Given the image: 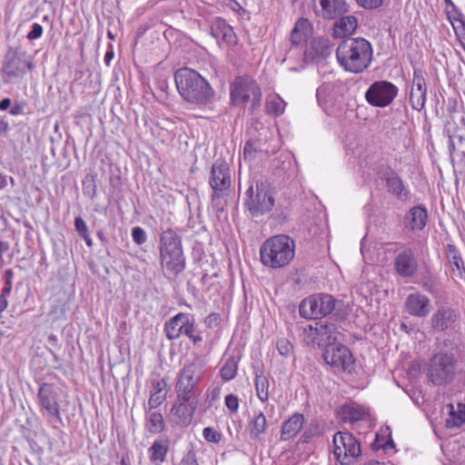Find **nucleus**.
I'll use <instances>...</instances> for the list:
<instances>
[{
    "label": "nucleus",
    "mask_w": 465,
    "mask_h": 465,
    "mask_svg": "<svg viewBox=\"0 0 465 465\" xmlns=\"http://www.w3.org/2000/svg\"><path fill=\"white\" fill-rule=\"evenodd\" d=\"M267 430L265 415L260 411L253 416L248 424V430L252 440H259Z\"/></svg>",
    "instance_id": "33"
},
{
    "label": "nucleus",
    "mask_w": 465,
    "mask_h": 465,
    "mask_svg": "<svg viewBox=\"0 0 465 465\" xmlns=\"http://www.w3.org/2000/svg\"><path fill=\"white\" fill-rule=\"evenodd\" d=\"M295 254L294 241L283 234L267 239L260 248L262 263L272 269H281L288 265Z\"/></svg>",
    "instance_id": "3"
},
{
    "label": "nucleus",
    "mask_w": 465,
    "mask_h": 465,
    "mask_svg": "<svg viewBox=\"0 0 465 465\" xmlns=\"http://www.w3.org/2000/svg\"><path fill=\"white\" fill-rule=\"evenodd\" d=\"M160 258L162 265L174 274L185 269L182 240L172 229L163 231L160 235Z\"/></svg>",
    "instance_id": "5"
},
{
    "label": "nucleus",
    "mask_w": 465,
    "mask_h": 465,
    "mask_svg": "<svg viewBox=\"0 0 465 465\" xmlns=\"http://www.w3.org/2000/svg\"><path fill=\"white\" fill-rule=\"evenodd\" d=\"M322 357L335 372L351 371L354 363L351 351L342 344L326 347Z\"/></svg>",
    "instance_id": "14"
},
{
    "label": "nucleus",
    "mask_w": 465,
    "mask_h": 465,
    "mask_svg": "<svg viewBox=\"0 0 465 465\" xmlns=\"http://www.w3.org/2000/svg\"><path fill=\"white\" fill-rule=\"evenodd\" d=\"M322 16L327 19H334L348 12V5L345 0H320Z\"/></svg>",
    "instance_id": "24"
},
{
    "label": "nucleus",
    "mask_w": 465,
    "mask_h": 465,
    "mask_svg": "<svg viewBox=\"0 0 465 465\" xmlns=\"http://www.w3.org/2000/svg\"><path fill=\"white\" fill-rule=\"evenodd\" d=\"M303 334L308 344L313 343L326 348L335 345L341 332L334 323L318 322L314 327L312 325L306 326L303 329Z\"/></svg>",
    "instance_id": "11"
},
{
    "label": "nucleus",
    "mask_w": 465,
    "mask_h": 465,
    "mask_svg": "<svg viewBox=\"0 0 465 465\" xmlns=\"http://www.w3.org/2000/svg\"><path fill=\"white\" fill-rule=\"evenodd\" d=\"M309 28H310V22L308 19H304V18H301L299 19L296 24H295V26H294V30H297V31H300V32H304L305 33V35H307V32L309 31Z\"/></svg>",
    "instance_id": "61"
},
{
    "label": "nucleus",
    "mask_w": 465,
    "mask_h": 465,
    "mask_svg": "<svg viewBox=\"0 0 465 465\" xmlns=\"http://www.w3.org/2000/svg\"><path fill=\"white\" fill-rule=\"evenodd\" d=\"M168 450L169 444L166 440H155L152 446L148 449V454L151 462L154 463L155 465H160L161 463L164 462Z\"/></svg>",
    "instance_id": "30"
},
{
    "label": "nucleus",
    "mask_w": 465,
    "mask_h": 465,
    "mask_svg": "<svg viewBox=\"0 0 465 465\" xmlns=\"http://www.w3.org/2000/svg\"><path fill=\"white\" fill-rule=\"evenodd\" d=\"M203 436L205 439V440L213 443L219 442L222 438L221 433L211 427H206L203 429Z\"/></svg>",
    "instance_id": "47"
},
{
    "label": "nucleus",
    "mask_w": 465,
    "mask_h": 465,
    "mask_svg": "<svg viewBox=\"0 0 465 465\" xmlns=\"http://www.w3.org/2000/svg\"><path fill=\"white\" fill-rule=\"evenodd\" d=\"M457 374V360L451 351H440L429 361L427 377L435 386L450 383Z\"/></svg>",
    "instance_id": "7"
},
{
    "label": "nucleus",
    "mask_w": 465,
    "mask_h": 465,
    "mask_svg": "<svg viewBox=\"0 0 465 465\" xmlns=\"http://www.w3.org/2000/svg\"><path fill=\"white\" fill-rule=\"evenodd\" d=\"M423 288L426 292L435 294L439 292V285L434 276H428L424 278Z\"/></svg>",
    "instance_id": "48"
},
{
    "label": "nucleus",
    "mask_w": 465,
    "mask_h": 465,
    "mask_svg": "<svg viewBox=\"0 0 465 465\" xmlns=\"http://www.w3.org/2000/svg\"><path fill=\"white\" fill-rule=\"evenodd\" d=\"M197 406L192 404H183L174 402L172 409L171 414L176 418V422L186 426L191 423Z\"/></svg>",
    "instance_id": "28"
},
{
    "label": "nucleus",
    "mask_w": 465,
    "mask_h": 465,
    "mask_svg": "<svg viewBox=\"0 0 465 465\" xmlns=\"http://www.w3.org/2000/svg\"><path fill=\"white\" fill-rule=\"evenodd\" d=\"M299 310L301 316L306 319L322 318L333 313L337 320H342L347 315L343 302L327 293L314 294L302 300Z\"/></svg>",
    "instance_id": "4"
},
{
    "label": "nucleus",
    "mask_w": 465,
    "mask_h": 465,
    "mask_svg": "<svg viewBox=\"0 0 465 465\" xmlns=\"http://www.w3.org/2000/svg\"><path fill=\"white\" fill-rule=\"evenodd\" d=\"M393 267L397 274L403 278L414 276L418 271V261L411 248L400 250L393 260Z\"/></svg>",
    "instance_id": "15"
},
{
    "label": "nucleus",
    "mask_w": 465,
    "mask_h": 465,
    "mask_svg": "<svg viewBox=\"0 0 465 465\" xmlns=\"http://www.w3.org/2000/svg\"><path fill=\"white\" fill-rule=\"evenodd\" d=\"M174 81L182 98L199 107L206 106L213 103L215 92L198 72L182 68L175 72Z\"/></svg>",
    "instance_id": "1"
},
{
    "label": "nucleus",
    "mask_w": 465,
    "mask_h": 465,
    "mask_svg": "<svg viewBox=\"0 0 465 465\" xmlns=\"http://www.w3.org/2000/svg\"><path fill=\"white\" fill-rule=\"evenodd\" d=\"M274 203L270 185L257 181L255 184H250L247 189L243 206L252 217H259L272 211Z\"/></svg>",
    "instance_id": "8"
},
{
    "label": "nucleus",
    "mask_w": 465,
    "mask_h": 465,
    "mask_svg": "<svg viewBox=\"0 0 465 465\" xmlns=\"http://www.w3.org/2000/svg\"><path fill=\"white\" fill-rule=\"evenodd\" d=\"M24 108L25 104L15 103L14 105L11 106L9 113L12 115H20L24 114Z\"/></svg>",
    "instance_id": "62"
},
{
    "label": "nucleus",
    "mask_w": 465,
    "mask_h": 465,
    "mask_svg": "<svg viewBox=\"0 0 465 465\" xmlns=\"http://www.w3.org/2000/svg\"><path fill=\"white\" fill-rule=\"evenodd\" d=\"M230 98L235 106H245L250 103L249 110L253 113L261 106L262 90L251 76H237L231 84Z\"/></svg>",
    "instance_id": "6"
},
{
    "label": "nucleus",
    "mask_w": 465,
    "mask_h": 465,
    "mask_svg": "<svg viewBox=\"0 0 465 465\" xmlns=\"http://www.w3.org/2000/svg\"><path fill=\"white\" fill-rule=\"evenodd\" d=\"M358 27V20L353 15H345L338 19L332 28L334 38H344L352 35Z\"/></svg>",
    "instance_id": "23"
},
{
    "label": "nucleus",
    "mask_w": 465,
    "mask_h": 465,
    "mask_svg": "<svg viewBox=\"0 0 465 465\" xmlns=\"http://www.w3.org/2000/svg\"><path fill=\"white\" fill-rule=\"evenodd\" d=\"M9 131L8 122L4 117L0 116V134H5Z\"/></svg>",
    "instance_id": "63"
},
{
    "label": "nucleus",
    "mask_w": 465,
    "mask_h": 465,
    "mask_svg": "<svg viewBox=\"0 0 465 465\" xmlns=\"http://www.w3.org/2000/svg\"><path fill=\"white\" fill-rule=\"evenodd\" d=\"M356 2L365 9H376L382 5L383 0H356Z\"/></svg>",
    "instance_id": "55"
},
{
    "label": "nucleus",
    "mask_w": 465,
    "mask_h": 465,
    "mask_svg": "<svg viewBox=\"0 0 465 465\" xmlns=\"http://www.w3.org/2000/svg\"><path fill=\"white\" fill-rule=\"evenodd\" d=\"M33 64L27 59L26 53L18 49L10 48L3 61L2 71L10 78L23 77Z\"/></svg>",
    "instance_id": "13"
},
{
    "label": "nucleus",
    "mask_w": 465,
    "mask_h": 465,
    "mask_svg": "<svg viewBox=\"0 0 465 465\" xmlns=\"http://www.w3.org/2000/svg\"><path fill=\"white\" fill-rule=\"evenodd\" d=\"M184 331H186L184 336H186L191 341L193 346L199 345L203 341V331L195 324L194 318L191 322V324L187 326L186 329H184Z\"/></svg>",
    "instance_id": "41"
},
{
    "label": "nucleus",
    "mask_w": 465,
    "mask_h": 465,
    "mask_svg": "<svg viewBox=\"0 0 465 465\" xmlns=\"http://www.w3.org/2000/svg\"><path fill=\"white\" fill-rule=\"evenodd\" d=\"M453 29L460 42L465 44V20L458 25H453Z\"/></svg>",
    "instance_id": "60"
},
{
    "label": "nucleus",
    "mask_w": 465,
    "mask_h": 465,
    "mask_svg": "<svg viewBox=\"0 0 465 465\" xmlns=\"http://www.w3.org/2000/svg\"><path fill=\"white\" fill-rule=\"evenodd\" d=\"M12 104L10 98H4L0 101V111L7 110Z\"/></svg>",
    "instance_id": "64"
},
{
    "label": "nucleus",
    "mask_w": 465,
    "mask_h": 465,
    "mask_svg": "<svg viewBox=\"0 0 465 465\" xmlns=\"http://www.w3.org/2000/svg\"><path fill=\"white\" fill-rule=\"evenodd\" d=\"M276 348L283 357H289L293 351L292 343L286 338H280L276 341Z\"/></svg>",
    "instance_id": "43"
},
{
    "label": "nucleus",
    "mask_w": 465,
    "mask_h": 465,
    "mask_svg": "<svg viewBox=\"0 0 465 465\" xmlns=\"http://www.w3.org/2000/svg\"><path fill=\"white\" fill-rule=\"evenodd\" d=\"M184 315H185V318L182 319L181 322H179V325H178V328L180 329V331H179V338L182 335H184L186 333L184 329H186L187 326H189L191 324V322L193 319V316L189 314V313H184Z\"/></svg>",
    "instance_id": "57"
},
{
    "label": "nucleus",
    "mask_w": 465,
    "mask_h": 465,
    "mask_svg": "<svg viewBox=\"0 0 465 465\" xmlns=\"http://www.w3.org/2000/svg\"><path fill=\"white\" fill-rule=\"evenodd\" d=\"M14 272L12 269H7L4 273L5 285L2 289L4 294H10L13 287Z\"/></svg>",
    "instance_id": "49"
},
{
    "label": "nucleus",
    "mask_w": 465,
    "mask_h": 465,
    "mask_svg": "<svg viewBox=\"0 0 465 465\" xmlns=\"http://www.w3.org/2000/svg\"><path fill=\"white\" fill-rule=\"evenodd\" d=\"M132 238L138 245L143 244L147 241L145 231L140 226H135L132 229Z\"/></svg>",
    "instance_id": "46"
},
{
    "label": "nucleus",
    "mask_w": 465,
    "mask_h": 465,
    "mask_svg": "<svg viewBox=\"0 0 465 465\" xmlns=\"http://www.w3.org/2000/svg\"><path fill=\"white\" fill-rule=\"evenodd\" d=\"M57 397V393L51 384L44 383L40 386L37 393L39 404L49 415L61 420Z\"/></svg>",
    "instance_id": "18"
},
{
    "label": "nucleus",
    "mask_w": 465,
    "mask_h": 465,
    "mask_svg": "<svg viewBox=\"0 0 465 465\" xmlns=\"http://www.w3.org/2000/svg\"><path fill=\"white\" fill-rule=\"evenodd\" d=\"M209 185L212 188V201L227 196L231 191L232 180L228 163L224 160L218 159L213 164Z\"/></svg>",
    "instance_id": "10"
},
{
    "label": "nucleus",
    "mask_w": 465,
    "mask_h": 465,
    "mask_svg": "<svg viewBox=\"0 0 465 465\" xmlns=\"http://www.w3.org/2000/svg\"><path fill=\"white\" fill-rule=\"evenodd\" d=\"M179 465H199L195 452L190 450L187 454L182 459Z\"/></svg>",
    "instance_id": "58"
},
{
    "label": "nucleus",
    "mask_w": 465,
    "mask_h": 465,
    "mask_svg": "<svg viewBox=\"0 0 465 465\" xmlns=\"http://www.w3.org/2000/svg\"><path fill=\"white\" fill-rule=\"evenodd\" d=\"M145 420L146 429L151 433L158 434L162 432L165 428L163 417L158 411L150 412V411L147 408Z\"/></svg>",
    "instance_id": "34"
},
{
    "label": "nucleus",
    "mask_w": 465,
    "mask_h": 465,
    "mask_svg": "<svg viewBox=\"0 0 465 465\" xmlns=\"http://www.w3.org/2000/svg\"><path fill=\"white\" fill-rule=\"evenodd\" d=\"M153 391L151 392L148 401V410L152 411L159 407L166 399L168 383L164 379L153 381Z\"/></svg>",
    "instance_id": "27"
},
{
    "label": "nucleus",
    "mask_w": 465,
    "mask_h": 465,
    "mask_svg": "<svg viewBox=\"0 0 465 465\" xmlns=\"http://www.w3.org/2000/svg\"><path fill=\"white\" fill-rule=\"evenodd\" d=\"M239 360L235 356H231L225 361L220 370V375L223 381H229L236 376Z\"/></svg>",
    "instance_id": "38"
},
{
    "label": "nucleus",
    "mask_w": 465,
    "mask_h": 465,
    "mask_svg": "<svg viewBox=\"0 0 465 465\" xmlns=\"http://www.w3.org/2000/svg\"><path fill=\"white\" fill-rule=\"evenodd\" d=\"M255 389L260 401H267L269 398V381L259 370L255 371Z\"/></svg>",
    "instance_id": "37"
},
{
    "label": "nucleus",
    "mask_w": 465,
    "mask_h": 465,
    "mask_svg": "<svg viewBox=\"0 0 465 465\" xmlns=\"http://www.w3.org/2000/svg\"><path fill=\"white\" fill-rule=\"evenodd\" d=\"M286 103L279 96L269 97L265 103V111L269 114L280 115L285 110Z\"/></svg>",
    "instance_id": "39"
},
{
    "label": "nucleus",
    "mask_w": 465,
    "mask_h": 465,
    "mask_svg": "<svg viewBox=\"0 0 465 465\" xmlns=\"http://www.w3.org/2000/svg\"><path fill=\"white\" fill-rule=\"evenodd\" d=\"M387 191L399 201L406 202L410 196V191L404 185L401 178L395 173H391L385 180Z\"/></svg>",
    "instance_id": "22"
},
{
    "label": "nucleus",
    "mask_w": 465,
    "mask_h": 465,
    "mask_svg": "<svg viewBox=\"0 0 465 465\" xmlns=\"http://www.w3.org/2000/svg\"><path fill=\"white\" fill-rule=\"evenodd\" d=\"M372 54L371 43L362 37L342 40L336 49L339 64L352 74L364 72L371 65Z\"/></svg>",
    "instance_id": "2"
},
{
    "label": "nucleus",
    "mask_w": 465,
    "mask_h": 465,
    "mask_svg": "<svg viewBox=\"0 0 465 465\" xmlns=\"http://www.w3.org/2000/svg\"><path fill=\"white\" fill-rule=\"evenodd\" d=\"M211 35L217 41H223L226 44H233L236 36L232 27L222 17H214L208 21Z\"/></svg>",
    "instance_id": "21"
},
{
    "label": "nucleus",
    "mask_w": 465,
    "mask_h": 465,
    "mask_svg": "<svg viewBox=\"0 0 465 465\" xmlns=\"http://www.w3.org/2000/svg\"><path fill=\"white\" fill-rule=\"evenodd\" d=\"M218 5L233 12H239L242 9L241 5L236 0H221Z\"/></svg>",
    "instance_id": "59"
},
{
    "label": "nucleus",
    "mask_w": 465,
    "mask_h": 465,
    "mask_svg": "<svg viewBox=\"0 0 465 465\" xmlns=\"http://www.w3.org/2000/svg\"><path fill=\"white\" fill-rule=\"evenodd\" d=\"M306 35L304 32L292 29L290 41L293 46H298L302 42L305 41Z\"/></svg>",
    "instance_id": "56"
},
{
    "label": "nucleus",
    "mask_w": 465,
    "mask_h": 465,
    "mask_svg": "<svg viewBox=\"0 0 465 465\" xmlns=\"http://www.w3.org/2000/svg\"><path fill=\"white\" fill-rule=\"evenodd\" d=\"M225 405L227 409L232 412H237L239 409V400L238 397L233 394H229L225 397Z\"/></svg>",
    "instance_id": "53"
},
{
    "label": "nucleus",
    "mask_w": 465,
    "mask_h": 465,
    "mask_svg": "<svg viewBox=\"0 0 465 465\" xmlns=\"http://www.w3.org/2000/svg\"><path fill=\"white\" fill-rule=\"evenodd\" d=\"M304 424V416L301 413H294L282 425L281 440H289L297 435Z\"/></svg>",
    "instance_id": "25"
},
{
    "label": "nucleus",
    "mask_w": 465,
    "mask_h": 465,
    "mask_svg": "<svg viewBox=\"0 0 465 465\" xmlns=\"http://www.w3.org/2000/svg\"><path fill=\"white\" fill-rule=\"evenodd\" d=\"M84 193L94 199L96 195V183L94 175L87 174L83 181Z\"/></svg>",
    "instance_id": "42"
},
{
    "label": "nucleus",
    "mask_w": 465,
    "mask_h": 465,
    "mask_svg": "<svg viewBox=\"0 0 465 465\" xmlns=\"http://www.w3.org/2000/svg\"><path fill=\"white\" fill-rule=\"evenodd\" d=\"M338 414L343 421L355 422L365 420L368 416V411L361 405L351 402L342 405Z\"/></svg>",
    "instance_id": "26"
},
{
    "label": "nucleus",
    "mask_w": 465,
    "mask_h": 465,
    "mask_svg": "<svg viewBox=\"0 0 465 465\" xmlns=\"http://www.w3.org/2000/svg\"><path fill=\"white\" fill-rule=\"evenodd\" d=\"M333 454L341 465H351L361 453L359 441L347 431L333 435Z\"/></svg>",
    "instance_id": "9"
},
{
    "label": "nucleus",
    "mask_w": 465,
    "mask_h": 465,
    "mask_svg": "<svg viewBox=\"0 0 465 465\" xmlns=\"http://www.w3.org/2000/svg\"><path fill=\"white\" fill-rule=\"evenodd\" d=\"M398 87L388 81H376L365 93L366 101L376 107L391 104L398 94Z\"/></svg>",
    "instance_id": "12"
},
{
    "label": "nucleus",
    "mask_w": 465,
    "mask_h": 465,
    "mask_svg": "<svg viewBox=\"0 0 465 465\" xmlns=\"http://www.w3.org/2000/svg\"><path fill=\"white\" fill-rule=\"evenodd\" d=\"M427 99L426 80L420 70H414L409 101L413 110L421 111Z\"/></svg>",
    "instance_id": "16"
},
{
    "label": "nucleus",
    "mask_w": 465,
    "mask_h": 465,
    "mask_svg": "<svg viewBox=\"0 0 465 465\" xmlns=\"http://www.w3.org/2000/svg\"><path fill=\"white\" fill-rule=\"evenodd\" d=\"M324 432L323 422L314 420L309 424L303 431L302 438L304 442H309L312 438L322 436Z\"/></svg>",
    "instance_id": "40"
},
{
    "label": "nucleus",
    "mask_w": 465,
    "mask_h": 465,
    "mask_svg": "<svg viewBox=\"0 0 465 465\" xmlns=\"http://www.w3.org/2000/svg\"><path fill=\"white\" fill-rule=\"evenodd\" d=\"M428 223V211L424 205L419 204L411 208L403 218L405 228L411 232L422 231Z\"/></svg>",
    "instance_id": "20"
},
{
    "label": "nucleus",
    "mask_w": 465,
    "mask_h": 465,
    "mask_svg": "<svg viewBox=\"0 0 465 465\" xmlns=\"http://www.w3.org/2000/svg\"><path fill=\"white\" fill-rule=\"evenodd\" d=\"M430 299L420 293H411L405 300V311L411 316L424 318L430 312Z\"/></svg>",
    "instance_id": "19"
},
{
    "label": "nucleus",
    "mask_w": 465,
    "mask_h": 465,
    "mask_svg": "<svg viewBox=\"0 0 465 465\" xmlns=\"http://www.w3.org/2000/svg\"><path fill=\"white\" fill-rule=\"evenodd\" d=\"M196 386L177 381L175 384V392H181L190 395H197L195 392Z\"/></svg>",
    "instance_id": "50"
},
{
    "label": "nucleus",
    "mask_w": 465,
    "mask_h": 465,
    "mask_svg": "<svg viewBox=\"0 0 465 465\" xmlns=\"http://www.w3.org/2000/svg\"><path fill=\"white\" fill-rule=\"evenodd\" d=\"M310 50L313 59L326 58L332 52V45L329 38L319 37L311 42Z\"/></svg>",
    "instance_id": "32"
},
{
    "label": "nucleus",
    "mask_w": 465,
    "mask_h": 465,
    "mask_svg": "<svg viewBox=\"0 0 465 465\" xmlns=\"http://www.w3.org/2000/svg\"><path fill=\"white\" fill-rule=\"evenodd\" d=\"M450 407V417L446 419L448 428H458L465 423V404H458L457 410L452 404Z\"/></svg>",
    "instance_id": "35"
},
{
    "label": "nucleus",
    "mask_w": 465,
    "mask_h": 465,
    "mask_svg": "<svg viewBox=\"0 0 465 465\" xmlns=\"http://www.w3.org/2000/svg\"><path fill=\"white\" fill-rule=\"evenodd\" d=\"M43 35V26L38 23H34L31 25V30L28 32L26 38L30 41L40 38Z\"/></svg>",
    "instance_id": "51"
},
{
    "label": "nucleus",
    "mask_w": 465,
    "mask_h": 465,
    "mask_svg": "<svg viewBox=\"0 0 465 465\" xmlns=\"http://www.w3.org/2000/svg\"><path fill=\"white\" fill-rule=\"evenodd\" d=\"M446 14L448 20L450 22L452 25H455L454 23L459 24L465 21L462 13L456 5L454 6V8L447 9Z\"/></svg>",
    "instance_id": "44"
},
{
    "label": "nucleus",
    "mask_w": 465,
    "mask_h": 465,
    "mask_svg": "<svg viewBox=\"0 0 465 465\" xmlns=\"http://www.w3.org/2000/svg\"><path fill=\"white\" fill-rule=\"evenodd\" d=\"M459 318V312L447 306L438 308L436 312L430 318V324L435 331H446L453 329L455 322Z\"/></svg>",
    "instance_id": "17"
},
{
    "label": "nucleus",
    "mask_w": 465,
    "mask_h": 465,
    "mask_svg": "<svg viewBox=\"0 0 465 465\" xmlns=\"http://www.w3.org/2000/svg\"><path fill=\"white\" fill-rule=\"evenodd\" d=\"M202 378V368L196 362L185 364L181 370L177 381L197 386Z\"/></svg>",
    "instance_id": "29"
},
{
    "label": "nucleus",
    "mask_w": 465,
    "mask_h": 465,
    "mask_svg": "<svg viewBox=\"0 0 465 465\" xmlns=\"http://www.w3.org/2000/svg\"><path fill=\"white\" fill-rule=\"evenodd\" d=\"M198 395H190V394H184L181 392H176V403H183V404H192L194 406L198 405Z\"/></svg>",
    "instance_id": "45"
},
{
    "label": "nucleus",
    "mask_w": 465,
    "mask_h": 465,
    "mask_svg": "<svg viewBox=\"0 0 465 465\" xmlns=\"http://www.w3.org/2000/svg\"><path fill=\"white\" fill-rule=\"evenodd\" d=\"M446 255L454 274L460 279L463 278L465 274V265L460 256V253L459 252L455 245H447Z\"/></svg>",
    "instance_id": "31"
},
{
    "label": "nucleus",
    "mask_w": 465,
    "mask_h": 465,
    "mask_svg": "<svg viewBox=\"0 0 465 465\" xmlns=\"http://www.w3.org/2000/svg\"><path fill=\"white\" fill-rule=\"evenodd\" d=\"M183 318H185L184 312H179L164 323V331L168 340L173 341L179 339L180 329L178 325Z\"/></svg>",
    "instance_id": "36"
},
{
    "label": "nucleus",
    "mask_w": 465,
    "mask_h": 465,
    "mask_svg": "<svg viewBox=\"0 0 465 465\" xmlns=\"http://www.w3.org/2000/svg\"><path fill=\"white\" fill-rule=\"evenodd\" d=\"M74 227L79 236H84L86 233H88L87 224L80 216L74 219Z\"/></svg>",
    "instance_id": "54"
},
{
    "label": "nucleus",
    "mask_w": 465,
    "mask_h": 465,
    "mask_svg": "<svg viewBox=\"0 0 465 465\" xmlns=\"http://www.w3.org/2000/svg\"><path fill=\"white\" fill-rule=\"evenodd\" d=\"M220 322L221 315L217 312H212L204 319V324L209 329H213L219 326Z\"/></svg>",
    "instance_id": "52"
}]
</instances>
